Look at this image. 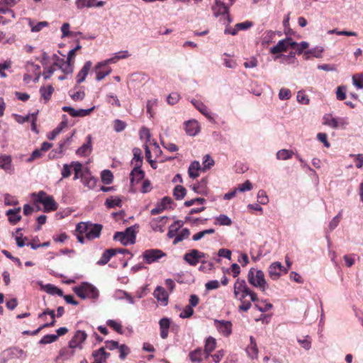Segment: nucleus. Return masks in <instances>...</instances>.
<instances>
[{"label": "nucleus", "instance_id": "obj_10", "mask_svg": "<svg viewBox=\"0 0 363 363\" xmlns=\"http://www.w3.org/2000/svg\"><path fill=\"white\" fill-rule=\"evenodd\" d=\"M281 272H284L285 274H286L288 272V269H284L279 262L272 263L268 269L269 275L272 279H279L281 276Z\"/></svg>", "mask_w": 363, "mask_h": 363}, {"label": "nucleus", "instance_id": "obj_5", "mask_svg": "<svg viewBox=\"0 0 363 363\" xmlns=\"http://www.w3.org/2000/svg\"><path fill=\"white\" fill-rule=\"evenodd\" d=\"M250 289L244 279H238L233 286V294L235 298L240 301H243L245 298L250 293Z\"/></svg>", "mask_w": 363, "mask_h": 363}, {"label": "nucleus", "instance_id": "obj_43", "mask_svg": "<svg viewBox=\"0 0 363 363\" xmlns=\"http://www.w3.org/2000/svg\"><path fill=\"white\" fill-rule=\"evenodd\" d=\"M57 338H58V335H55L53 334L46 335L40 339V340L39 341V344H41V345L50 344V343L56 341L57 340Z\"/></svg>", "mask_w": 363, "mask_h": 363}, {"label": "nucleus", "instance_id": "obj_19", "mask_svg": "<svg viewBox=\"0 0 363 363\" xmlns=\"http://www.w3.org/2000/svg\"><path fill=\"white\" fill-rule=\"evenodd\" d=\"M21 208L20 207L8 210L6 214L9 216V221L13 224L17 223L21 219Z\"/></svg>", "mask_w": 363, "mask_h": 363}, {"label": "nucleus", "instance_id": "obj_42", "mask_svg": "<svg viewBox=\"0 0 363 363\" xmlns=\"http://www.w3.org/2000/svg\"><path fill=\"white\" fill-rule=\"evenodd\" d=\"M113 174L110 170H104L101 172V180L106 184H110L113 181Z\"/></svg>", "mask_w": 363, "mask_h": 363}, {"label": "nucleus", "instance_id": "obj_45", "mask_svg": "<svg viewBox=\"0 0 363 363\" xmlns=\"http://www.w3.org/2000/svg\"><path fill=\"white\" fill-rule=\"evenodd\" d=\"M298 342L306 350H308L311 347V340L308 335H306L303 339L298 338Z\"/></svg>", "mask_w": 363, "mask_h": 363}, {"label": "nucleus", "instance_id": "obj_44", "mask_svg": "<svg viewBox=\"0 0 363 363\" xmlns=\"http://www.w3.org/2000/svg\"><path fill=\"white\" fill-rule=\"evenodd\" d=\"M106 324L112 328L114 330H116L117 333L120 334H123V330H122V325L120 323L114 320H108L106 322Z\"/></svg>", "mask_w": 363, "mask_h": 363}, {"label": "nucleus", "instance_id": "obj_32", "mask_svg": "<svg viewBox=\"0 0 363 363\" xmlns=\"http://www.w3.org/2000/svg\"><path fill=\"white\" fill-rule=\"evenodd\" d=\"M203 353L201 351V348H197L194 351H191L189 354V359L193 362H201L203 359Z\"/></svg>", "mask_w": 363, "mask_h": 363}, {"label": "nucleus", "instance_id": "obj_48", "mask_svg": "<svg viewBox=\"0 0 363 363\" xmlns=\"http://www.w3.org/2000/svg\"><path fill=\"white\" fill-rule=\"evenodd\" d=\"M18 203L17 199L10 194L4 195V204L6 206H16Z\"/></svg>", "mask_w": 363, "mask_h": 363}, {"label": "nucleus", "instance_id": "obj_56", "mask_svg": "<svg viewBox=\"0 0 363 363\" xmlns=\"http://www.w3.org/2000/svg\"><path fill=\"white\" fill-rule=\"evenodd\" d=\"M252 189V183L249 180H247L243 184L239 185L237 190L240 192H245L246 191H250Z\"/></svg>", "mask_w": 363, "mask_h": 363}, {"label": "nucleus", "instance_id": "obj_35", "mask_svg": "<svg viewBox=\"0 0 363 363\" xmlns=\"http://www.w3.org/2000/svg\"><path fill=\"white\" fill-rule=\"evenodd\" d=\"M189 235L190 230L188 228L182 229L181 232L175 237L174 240H173V244L177 245L183 240L188 238Z\"/></svg>", "mask_w": 363, "mask_h": 363}, {"label": "nucleus", "instance_id": "obj_50", "mask_svg": "<svg viewBox=\"0 0 363 363\" xmlns=\"http://www.w3.org/2000/svg\"><path fill=\"white\" fill-rule=\"evenodd\" d=\"M118 58L116 57V56L115 55L113 57H111V58H109V59H107L104 61H102V62H98L96 65V69H99V68H102L104 67H106L109 64H111V63H116L118 62Z\"/></svg>", "mask_w": 363, "mask_h": 363}, {"label": "nucleus", "instance_id": "obj_1", "mask_svg": "<svg viewBox=\"0 0 363 363\" xmlns=\"http://www.w3.org/2000/svg\"><path fill=\"white\" fill-rule=\"evenodd\" d=\"M32 197L35 203H40L43 205L44 211L45 212L54 211L58 208V204L54 200L53 197L47 194V193L43 191L33 193Z\"/></svg>", "mask_w": 363, "mask_h": 363}, {"label": "nucleus", "instance_id": "obj_21", "mask_svg": "<svg viewBox=\"0 0 363 363\" xmlns=\"http://www.w3.org/2000/svg\"><path fill=\"white\" fill-rule=\"evenodd\" d=\"M141 167L135 166L130 173V182L132 184L138 183L145 176L144 172L140 169Z\"/></svg>", "mask_w": 363, "mask_h": 363}, {"label": "nucleus", "instance_id": "obj_7", "mask_svg": "<svg viewBox=\"0 0 363 363\" xmlns=\"http://www.w3.org/2000/svg\"><path fill=\"white\" fill-rule=\"evenodd\" d=\"M213 325L217 330L223 335L228 337L232 333V323L229 320H213Z\"/></svg>", "mask_w": 363, "mask_h": 363}, {"label": "nucleus", "instance_id": "obj_22", "mask_svg": "<svg viewBox=\"0 0 363 363\" xmlns=\"http://www.w3.org/2000/svg\"><path fill=\"white\" fill-rule=\"evenodd\" d=\"M216 347V340L213 337H208L206 340L205 346H204V354L205 358H208L211 353L215 350Z\"/></svg>", "mask_w": 363, "mask_h": 363}, {"label": "nucleus", "instance_id": "obj_63", "mask_svg": "<svg viewBox=\"0 0 363 363\" xmlns=\"http://www.w3.org/2000/svg\"><path fill=\"white\" fill-rule=\"evenodd\" d=\"M258 62L255 57H251L250 60L244 62L245 68H255L257 66Z\"/></svg>", "mask_w": 363, "mask_h": 363}, {"label": "nucleus", "instance_id": "obj_2", "mask_svg": "<svg viewBox=\"0 0 363 363\" xmlns=\"http://www.w3.org/2000/svg\"><path fill=\"white\" fill-rule=\"evenodd\" d=\"M249 283L253 286L259 289L262 291L268 288V284L264 278V274L262 270L251 268L247 274Z\"/></svg>", "mask_w": 363, "mask_h": 363}, {"label": "nucleus", "instance_id": "obj_58", "mask_svg": "<svg viewBox=\"0 0 363 363\" xmlns=\"http://www.w3.org/2000/svg\"><path fill=\"white\" fill-rule=\"evenodd\" d=\"M180 99V96L178 93L173 92L170 94L167 97V103L170 105H174L178 102Z\"/></svg>", "mask_w": 363, "mask_h": 363}, {"label": "nucleus", "instance_id": "obj_31", "mask_svg": "<svg viewBox=\"0 0 363 363\" xmlns=\"http://www.w3.org/2000/svg\"><path fill=\"white\" fill-rule=\"evenodd\" d=\"M78 86H75L72 90L69 91L70 97L75 101H82L85 97V93L84 91L77 90Z\"/></svg>", "mask_w": 363, "mask_h": 363}, {"label": "nucleus", "instance_id": "obj_3", "mask_svg": "<svg viewBox=\"0 0 363 363\" xmlns=\"http://www.w3.org/2000/svg\"><path fill=\"white\" fill-rule=\"evenodd\" d=\"M73 290L79 297L83 299L91 298L96 300L99 296L97 288L87 282H84L81 285L75 286Z\"/></svg>", "mask_w": 363, "mask_h": 363}, {"label": "nucleus", "instance_id": "obj_20", "mask_svg": "<svg viewBox=\"0 0 363 363\" xmlns=\"http://www.w3.org/2000/svg\"><path fill=\"white\" fill-rule=\"evenodd\" d=\"M91 151V135H88L86 137V143L83 144L79 148H78L76 151V153L79 155L86 156Z\"/></svg>", "mask_w": 363, "mask_h": 363}, {"label": "nucleus", "instance_id": "obj_59", "mask_svg": "<svg viewBox=\"0 0 363 363\" xmlns=\"http://www.w3.org/2000/svg\"><path fill=\"white\" fill-rule=\"evenodd\" d=\"M213 164V160L208 155H205L203 161V169H210Z\"/></svg>", "mask_w": 363, "mask_h": 363}, {"label": "nucleus", "instance_id": "obj_40", "mask_svg": "<svg viewBox=\"0 0 363 363\" xmlns=\"http://www.w3.org/2000/svg\"><path fill=\"white\" fill-rule=\"evenodd\" d=\"M214 233L215 230L213 228L204 230L194 235L192 237V240L194 241H198L203 238L206 235L213 234Z\"/></svg>", "mask_w": 363, "mask_h": 363}, {"label": "nucleus", "instance_id": "obj_30", "mask_svg": "<svg viewBox=\"0 0 363 363\" xmlns=\"http://www.w3.org/2000/svg\"><path fill=\"white\" fill-rule=\"evenodd\" d=\"M63 121L59 124V125L55 128L50 133V135L48 136V138L50 140H54L55 138V137L60 134L61 133V131L65 128L67 127V119L65 118H66V116L64 115L63 116Z\"/></svg>", "mask_w": 363, "mask_h": 363}, {"label": "nucleus", "instance_id": "obj_55", "mask_svg": "<svg viewBox=\"0 0 363 363\" xmlns=\"http://www.w3.org/2000/svg\"><path fill=\"white\" fill-rule=\"evenodd\" d=\"M194 313V309L189 305L186 306L183 311L180 313L179 317L182 318H188L191 317Z\"/></svg>", "mask_w": 363, "mask_h": 363}, {"label": "nucleus", "instance_id": "obj_26", "mask_svg": "<svg viewBox=\"0 0 363 363\" xmlns=\"http://www.w3.org/2000/svg\"><path fill=\"white\" fill-rule=\"evenodd\" d=\"M109 353L106 352L104 347L99 348V350L94 351L92 354L94 360L99 361L101 363L106 362V359L109 357Z\"/></svg>", "mask_w": 363, "mask_h": 363}, {"label": "nucleus", "instance_id": "obj_46", "mask_svg": "<svg viewBox=\"0 0 363 363\" xmlns=\"http://www.w3.org/2000/svg\"><path fill=\"white\" fill-rule=\"evenodd\" d=\"M121 203V200L119 198H108L106 201V205L108 208H114L116 206H120Z\"/></svg>", "mask_w": 363, "mask_h": 363}, {"label": "nucleus", "instance_id": "obj_33", "mask_svg": "<svg viewBox=\"0 0 363 363\" xmlns=\"http://www.w3.org/2000/svg\"><path fill=\"white\" fill-rule=\"evenodd\" d=\"M28 24L30 27L31 31L35 33L39 32L43 28L48 26V23L47 21H40L35 23L33 21L30 20Z\"/></svg>", "mask_w": 363, "mask_h": 363}, {"label": "nucleus", "instance_id": "obj_52", "mask_svg": "<svg viewBox=\"0 0 363 363\" xmlns=\"http://www.w3.org/2000/svg\"><path fill=\"white\" fill-rule=\"evenodd\" d=\"M257 200L260 204L265 205L269 202L268 196L264 190H259L257 193Z\"/></svg>", "mask_w": 363, "mask_h": 363}, {"label": "nucleus", "instance_id": "obj_9", "mask_svg": "<svg viewBox=\"0 0 363 363\" xmlns=\"http://www.w3.org/2000/svg\"><path fill=\"white\" fill-rule=\"evenodd\" d=\"M86 337L87 335L84 331L77 330L69 342V347L72 349H82V345L85 341Z\"/></svg>", "mask_w": 363, "mask_h": 363}, {"label": "nucleus", "instance_id": "obj_29", "mask_svg": "<svg viewBox=\"0 0 363 363\" xmlns=\"http://www.w3.org/2000/svg\"><path fill=\"white\" fill-rule=\"evenodd\" d=\"M201 169V165L199 162L198 161H194L191 163L189 165V169H188V174L189 177L192 179H195L199 177V170Z\"/></svg>", "mask_w": 363, "mask_h": 363}, {"label": "nucleus", "instance_id": "obj_16", "mask_svg": "<svg viewBox=\"0 0 363 363\" xmlns=\"http://www.w3.org/2000/svg\"><path fill=\"white\" fill-rule=\"evenodd\" d=\"M185 130L187 135L194 136L199 132V125L196 121L192 120L185 123Z\"/></svg>", "mask_w": 363, "mask_h": 363}, {"label": "nucleus", "instance_id": "obj_12", "mask_svg": "<svg viewBox=\"0 0 363 363\" xmlns=\"http://www.w3.org/2000/svg\"><path fill=\"white\" fill-rule=\"evenodd\" d=\"M153 295L161 305H167L169 296L164 288L162 286H157L154 291Z\"/></svg>", "mask_w": 363, "mask_h": 363}, {"label": "nucleus", "instance_id": "obj_24", "mask_svg": "<svg viewBox=\"0 0 363 363\" xmlns=\"http://www.w3.org/2000/svg\"><path fill=\"white\" fill-rule=\"evenodd\" d=\"M250 344L247 347L246 352L250 357L252 359L257 358L258 355V348L255 342V340L252 336H250Z\"/></svg>", "mask_w": 363, "mask_h": 363}, {"label": "nucleus", "instance_id": "obj_36", "mask_svg": "<svg viewBox=\"0 0 363 363\" xmlns=\"http://www.w3.org/2000/svg\"><path fill=\"white\" fill-rule=\"evenodd\" d=\"M186 193V190L184 187L181 185H177L174 189L173 195L176 199L180 200L185 196Z\"/></svg>", "mask_w": 363, "mask_h": 363}, {"label": "nucleus", "instance_id": "obj_53", "mask_svg": "<svg viewBox=\"0 0 363 363\" xmlns=\"http://www.w3.org/2000/svg\"><path fill=\"white\" fill-rule=\"evenodd\" d=\"M126 127V123L124 121L116 119L113 122V128L116 132L119 133L123 131Z\"/></svg>", "mask_w": 363, "mask_h": 363}, {"label": "nucleus", "instance_id": "obj_13", "mask_svg": "<svg viewBox=\"0 0 363 363\" xmlns=\"http://www.w3.org/2000/svg\"><path fill=\"white\" fill-rule=\"evenodd\" d=\"M194 106L209 120H213L208 107L201 101L192 99L191 101Z\"/></svg>", "mask_w": 363, "mask_h": 363}, {"label": "nucleus", "instance_id": "obj_64", "mask_svg": "<svg viewBox=\"0 0 363 363\" xmlns=\"http://www.w3.org/2000/svg\"><path fill=\"white\" fill-rule=\"evenodd\" d=\"M336 97L338 100H344L346 98L345 88L344 86H338L336 91Z\"/></svg>", "mask_w": 363, "mask_h": 363}, {"label": "nucleus", "instance_id": "obj_57", "mask_svg": "<svg viewBox=\"0 0 363 363\" xmlns=\"http://www.w3.org/2000/svg\"><path fill=\"white\" fill-rule=\"evenodd\" d=\"M296 98H297V101L299 103H301L303 104H309V101H310L309 99L305 94V93L302 91H298Z\"/></svg>", "mask_w": 363, "mask_h": 363}, {"label": "nucleus", "instance_id": "obj_28", "mask_svg": "<svg viewBox=\"0 0 363 363\" xmlns=\"http://www.w3.org/2000/svg\"><path fill=\"white\" fill-rule=\"evenodd\" d=\"M62 63L61 65L55 62V65L59 67L65 74H72L73 72V62L69 61V59H67L66 61L62 60Z\"/></svg>", "mask_w": 363, "mask_h": 363}, {"label": "nucleus", "instance_id": "obj_25", "mask_svg": "<svg viewBox=\"0 0 363 363\" xmlns=\"http://www.w3.org/2000/svg\"><path fill=\"white\" fill-rule=\"evenodd\" d=\"M116 254V250L113 249H108L104 252L101 259L97 261V264L99 265H104L106 264L110 259Z\"/></svg>", "mask_w": 363, "mask_h": 363}, {"label": "nucleus", "instance_id": "obj_47", "mask_svg": "<svg viewBox=\"0 0 363 363\" xmlns=\"http://www.w3.org/2000/svg\"><path fill=\"white\" fill-rule=\"evenodd\" d=\"M352 82H353V84L357 89H362L363 88V74L354 75L352 77Z\"/></svg>", "mask_w": 363, "mask_h": 363}, {"label": "nucleus", "instance_id": "obj_61", "mask_svg": "<svg viewBox=\"0 0 363 363\" xmlns=\"http://www.w3.org/2000/svg\"><path fill=\"white\" fill-rule=\"evenodd\" d=\"M140 136L141 139H145L146 142H149L151 138V134L149 129L147 128H143L140 130Z\"/></svg>", "mask_w": 363, "mask_h": 363}, {"label": "nucleus", "instance_id": "obj_17", "mask_svg": "<svg viewBox=\"0 0 363 363\" xmlns=\"http://www.w3.org/2000/svg\"><path fill=\"white\" fill-rule=\"evenodd\" d=\"M160 329V337L162 339H166L168 336L169 328L170 326V319L168 318H162L159 321Z\"/></svg>", "mask_w": 363, "mask_h": 363}, {"label": "nucleus", "instance_id": "obj_62", "mask_svg": "<svg viewBox=\"0 0 363 363\" xmlns=\"http://www.w3.org/2000/svg\"><path fill=\"white\" fill-rule=\"evenodd\" d=\"M69 27L70 26L68 23H65L62 24L61 27V31L62 33V38L72 35V33L69 31Z\"/></svg>", "mask_w": 363, "mask_h": 363}, {"label": "nucleus", "instance_id": "obj_51", "mask_svg": "<svg viewBox=\"0 0 363 363\" xmlns=\"http://www.w3.org/2000/svg\"><path fill=\"white\" fill-rule=\"evenodd\" d=\"M291 93L289 89L281 88L279 92V98L280 100H288L291 98Z\"/></svg>", "mask_w": 363, "mask_h": 363}, {"label": "nucleus", "instance_id": "obj_60", "mask_svg": "<svg viewBox=\"0 0 363 363\" xmlns=\"http://www.w3.org/2000/svg\"><path fill=\"white\" fill-rule=\"evenodd\" d=\"M118 348L120 352V358L124 359L130 352L129 348L125 345H119Z\"/></svg>", "mask_w": 363, "mask_h": 363}, {"label": "nucleus", "instance_id": "obj_27", "mask_svg": "<svg viewBox=\"0 0 363 363\" xmlns=\"http://www.w3.org/2000/svg\"><path fill=\"white\" fill-rule=\"evenodd\" d=\"M133 158L131 161L134 167H141L143 162L142 151L139 147H134L133 149Z\"/></svg>", "mask_w": 363, "mask_h": 363}, {"label": "nucleus", "instance_id": "obj_8", "mask_svg": "<svg viewBox=\"0 0 363 363\" xmlns=\"http://www.w3.org/2000/svg\"><path fill=\"white\" fill-rule=\"evenodd\" d=\"M297 43L294 42L291 38L279 40V43L270 48V52L272 54H277L286 51L289 46L295 47Z\"/></svg>", "mask_w": 363, "mask_h": 363}, {"label": "nucleus", "instance_id": "obj_14", "mask_svg": "<svg viewBox=\"0 0 363 363\" xmlns=\"http://www.w3.org/2000/svg\"><path fill=\"white\" fill-rule=\"evenodd\" d=\"M101 225L90 223L86 238L89 240H91L96 238H99L101 234Z\"/></svg>", "mask_w": 363, "mask_h": 363}, {"label": "nucleus", "instance_id": "obj_37", "mask_svg": "<svg viewBox=\"0 0 363 363\" xmlns=\"http://www.w3.org/2000/svg\"><path fill=\"white\" fill-rule=\"evenodd\" d=\"M216 223L220 225L229 226L232 224L231 219L226 215L221 214L216 218Z\"/></svg>", "mask_w": 363, "mask_h": 363}, {"label": "nucleus", "instance_id": "obj_38", "mask_svg": "<svg viewBox=\"0 0 363 363\" xmlns=\"http://www.w3.org/2000/svg\"><path fill=\"white\" fill-rule=\"evenodd\" d=\"M323 124L333 128H337L336 118L333 117L330 114H326L323 117Z\"/></svg>", "mask_w": 363, "mask_h": 363}, {"label": "nucleus", "instance_id": "obj_34", "mask_svg": "<svg viewBox=\"0 0 363 363\" xmlns=\"http://www.w3.org/2000/svg\"><path fill=\"white\" fill-rule=\"evenodd\" d=\"M293 151L286 149H282L277 152V159L281 160H286L290 159L293 156Z\"/></svg>", "mask_w": 363, "mask_h": 363}, {"label": "nucleus", "instance_id": "obj_39", "mask_svg": "<svg viewBox=\"0 0 363 363\" xmlns=\"http://www.w3.org/2000/svg\"><path fill=\"white\" fill-rule=\"evenodd\" d=\"M53 91L54 89L52 86H48L47 88L41 87L40 89L42 97L46 101L50 99Z\"/></svg>", "mask_w": 363, "mask_h": 363}, {"label": "nucleus", "instance_id": "obj_23", "mask_svg": "<svg viewBox=\"0 0 363 363\" xmlns=\"http://www.w3.org/2000/svg\"><path fill=\"white\" fill-rule=\"evenodd\" d=\"M166 217L153 218L150 223V227L154 231L162 232L165 224Z\"/></svg>", "mask_w": 363, "mask_h": 363}, {"label": "nucleus", "instance_id": "obj_4", "mask_svg": "<svg viewBox=\"0 0 363 363\" xmlns=\"http://www.w3.org/2000/svg\"><path fill=\"white\" fill-rule=\"evenodd\" d=\"M113 239L123 245H133L135 242V230L133 227H129L124 232L116 233Z\"/></svg>", "mask_w": 363, "mask_h": 363}, {"label": "nucleus", "instance_id": "obj_54", "mask_svg": "<svg viewBox=\"0 0 363 363\" xmlns=\"http://www.w3.org/2000/svg\"><path fill=\"white\" fill-rule=\"evenodd\" d=\"M323 51V48L317 47L313 49L306 51L304 55L308 56L309 54H311V55H313L315 57H320Z\"/></svg>", "mask_w": 363, "mask_h": 363}, {"label": "nucleus", "instance_id": "obj_11", "mask_svg": "<svg viewBox=\"0 0 363 363\" xmlns=\"http://www.w3.org/2000/svg\"><path fill=\"white\" fill-rule=\"evenodd\" d=\"M0 168L9 174L13 172L14 167L10 155H0Z\"/></svg>", "mask_w": 363, "mask_h": 363}, {"label": "nucleus", "instance_id": "obj_49", "mask_svg": "<svg viewBox=\"0 0 363 363\" xmlns=\"http://www.w3.org/2000/svg\"><path fill=\"white\" fill-rule=\"evenodd\" d=\"M342 216V211H340L338 214L335 216L329 223V229L333 230L339 224Z\"/></svg>", "mask_w": 363, "mask_h": 363}, {"label": "nucleus", "instance_id": "obj_6", "mask_svg": "<svg viewBox=\"0 0 363 363\" xmlns=\"http://www.w3.org/2000/svg\"><path fill=\"white\" fill-rule=\"evenodd\" d=\"M165 255L164 252L158 249L147 250L143 253V257L147 264L155 262Z\"/></svg>", "mask_w": 363, "mask_h": 363}, {"label": "nucleus", "instance_id": "obj_15", "mask_svg": "<svg viewBox=\"0 0 363 363\" xmlns=\"http://www.w3.org/2000/svg\"><path fill=\"white\" fill-rule=\"evenodd\" d=\"M92 63L91 61H86L84 66L82 67V69L79 71V72L77 75V83L78 84L83 82L86 77L87 76L91 67Z\"/></svg>", "mask_w": 363, "mask_h": 363}, {"label": "nucleus", "instance_id": "obj_18", "mask_svg": "<svg viewBox=\"0 0 363 363\" xmlns=\"http://www.w3.org/2000/svg\"><path fill=\"white\" fill-rule=\"evenodd\" d=\"M184 259L191 266H196L200 262L198 255L197 250L194 249L190 250L189 252L185 253L184 255Z\"/></svg>", "mask_w": 363, "mask_h": 363}, {"label": "nucleus", "instance_id": "obj_41", "mask_svg": "<svg viewBox=\"0 0 363 363\" xmlns=\"http://www.w3.org/2000/svg\"><path fill=\"white\" fill-rule=\"evenodd\" d=\"M89 223H79L76 226V231L78 234H85V238H86V233H88V229L89 227Z\"/></svg>", "mask_w": 363, "mask_h": 363}]
</instances>
